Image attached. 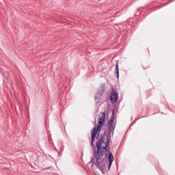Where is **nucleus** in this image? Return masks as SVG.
I'll return each instance as SVG.
<instances>
[{
    "label": "nucleus",
    "mask_w": 175,
    "mask_h": 175,
    "mask_svg": "<svg viewBox=\"0 0 175 175\" xmlns=\"http://www.w3.org/2000/svg\"><path fill=\"white\" fill-rule=\"evenodd\" d=\"M106 118V114L105 113H100L98 117V122L97 124V128H94L92 131L91 132L92 135V146H94V142H95V138L97 136H99L100 133V131L102 130V127L105 124V119Z\"/></svg>",
    "instance_id": "obj_2"
},
{
    "label": "nucleus",
    "mask_w": 175,
    "mask_h": 175,
    "mask_svg": "<svg viewBox=\"0 0 175 175\" xmlns=\"http://www.w3.org/2000/svg\"><path fill=\"white\" fill-rule=\"evenodd\" d=\"M107 146H109V138H107V142L103 139H98L97 142V166L99 167H103V165H105L102 157H103L105 150L107 148Z\"/></svg>",
    "instance_id": "obj_1"
},
{
    "label": "nucleus",
    "mask_w": 175,
    "mask_h": 175,
    "mask_svg": "<svg viewBox=\"0 0 175 175\" xmlns=\"http://www.w3.org/2000/svg\"><path fill=\"white\" fill-rule=\"evenodd\" d=\"M108 129L111 131L113 129V120H110L108 122Z\"/></svg>",
    "instance_id": "obj_6"
},
{
    "label": "nucleus",
    "mask_w": 175,
    "mask_h": 175,
    "mask_svg": "<svg viewBox=\"0 0 175 175\" xmlns=\"http://www.w3.org/2000/svg\"><path fill=\"white\" fill-rule=\"evenodd\" d=\"M110 99H111V101L112 102V103H116L118 100V94H117V92L113 91L111 92Z\"/></svg>",
    "instance_id": "obj_3"
},
{
    "label": "nucleus",
    "mask_w": 175,
    "mask_h": 175,
    "mask_svg": "<svg viewBox=\"0 0 175 175\" xmlns=\"http://www.w3.org/2000/svg\"><path fill=\"white\" fill-rule=\"evenodd\" d=\"M109 167H110L113 163V161H114V156H113L112 153H109Z\"/></svg>",
    "instance_id": "obj_4"
},
{
    "label": "nucleus",
    "mask_w": 175,
    "mask_h": 175,
    "mask_svg": "<svg viewBox=\"0 0 175 175\" xmlns=\"http://www.w3.org/2000/svg\"><path fill=\"white\" fill-rule=\"evenodd\" d=\"M115 76L118 79L120 77V70H118V63H116V72H115Z\"/></svg>",
    "instance_id": "obj_5"
}]
</instances>
